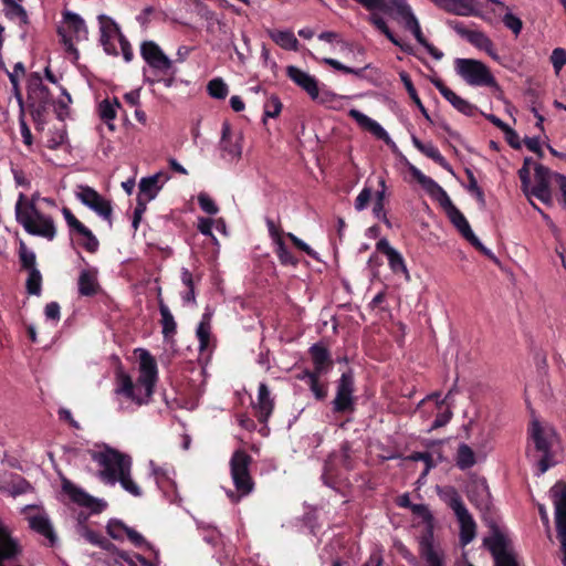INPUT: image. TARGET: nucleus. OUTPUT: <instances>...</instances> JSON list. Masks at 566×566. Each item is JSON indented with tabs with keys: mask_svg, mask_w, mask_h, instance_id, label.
<instances>
[{
	"mask_svg": "<svg viewBox=\"0 0 566 566\" xmlns=\"http://www.w3.org/2000/svg\"><path fill=\"white\" fill-rule=\"evenodd\" d=\"M77 234L82 238L81 244L88 252H95L97 250L98 240L87 227H84V231H80Z\"/></svg>",
	"mask_w": 566,
	"mask_h": 566,
	"instance_id": "nucleus-58",
	"label": "nucleus"
},
{
	"mask_svg": "<svg viewBox=\"0 0 566 566\" xmlns=\"http://www.w3.org/2000/svg\"><path fill=\"white\" fill-rule=\"evenodd\" d=\"M549 493L555 509L557 536L564 553L563 564L566 566V484L557 482Z\"/></svg>",
	"mask_w": 566,
	"mask_h": 566,
	"instance_id": "nucleus-10",
	"label": "nucleus"
},
{
	"mask_svg": "<svg viewBox=\"0 0 566 566\" xmlns=\"http://www.w3.org/2000/svg\"><path fill=\"white\" fill-rule=\"evenodd\" d=\"M269 35L284 50L296 51L298 49V41L290 30H271L269 31Z\"/></svg>",
	"mask_w": 566,
	"mask_h": 566,
	"instance_id": "nucleus-45",
	"label": "nucleus"
},
{
	"mask_svg": "<svg viewBox=\"0 0 566 566\" xmlns=\"http://www.w3.org/2000/svg\"><path fill=\"white\" fill-rule=\"evenodd\" d=\"M440 94L460 113L467 116L475 115L478 108L467 99L457 95L452 90L447 87L440 80L433 82Z\"/></svg>",
	"mask_w": 566,
	"mask_h": 566,
	"instance_id": "nucleus-29",
	"label": "nucleus"
},
{
	"mask_svg": "<svg viewBox=\"0 0 566 566\" xmlns=\"http://www.w3.org/2000/svg\"><path fill=\"white\" fill-rule=\"evenodd\" d=\"M19 255L23 268L28 269L29 271L36 269L35 254L33 251L29 250L23 242L20 244Z\"/></svg>",
	"mask_w": 566,
	"mask_h": 566,
	"instance_id": "nucleus-60",
	"label": "nucleus"
},
{
	"mask_svg": "<svg viewBox=\"0 0 566 566\" xmlns=\"http://www.w3.org/2000/svg\"><path fill=\"white\" fill-rule=\"evenodd\" d=\"M157 376V364L154 357L142 349L137 379L134 380L125 373L117 374L114 396L118 411L133 412L138 407L147 405L154 394Z\"/></svg>",
	"mask_w": 566,
	"mask_h": 566,
	"instance_id": "nucleus-1",
	"label": "nucleus"
},
{
	"mask_svg": "<svg viewBox=\"0 0 566 566\" xmlns=\"http://www.w3.org/2000/svg\"><path fill=\"white\" fill-rule=\"evenodd\" d=\"M468 42L478 50L484 51L490 57L499 62L503 66H507L497 54L494 43L492 40L482 31L473 30L472 33H468Z\"/></svg>",
	"mask_w": 566,
	"mask_h": 566,
	"instance_id": "nucleus-32",
	"label": "nucleus"
},
{
	"mask_svg": "<svg viewBox=\"0 0 566 566\" xmlns=\"http://www.w3.org/2000/svg\"><path fill=\"white\" fill-rule=\"evenodd\" d=\"M411 142L413 146L421 151L427 157L431 158L436 163H438L441 167L444 169L452 171L450 165L444 159V157L441 155L439 149L432 144V143H422L418 137L415 135L411 137Z\"/></svg>",
	"mask_w": 566,
	"mask_h": 566,
	"instance_id": "nucleus-39",
	"label": "nucleus"
},
{
	"mask_svg": "<svg viewBox=\"0 0 566 566\" xmlns=\"http://www.w3.org/2000/svg\"><path fill=\"white\" fill-rule=\"evenodd\" d=\"M41 282L42 276L38 269H32L29 271V276L27 280V289L30 294L39 295L41 293Z\"/></svg>",
	"mask_w": 566,
	"mask_h": 566,
	"instance_id": "nucleus-55",
	"label": "nucleus"
},
{
	"mask_svg": "<svg viewBox=\"0 0 566 566\" xmlns=\"http://www.w3.org/2000/svg\"><path fill=\"white\" fill-rule=\"evenodd\" d=\"M197 338L199 340V350L206 352L210 347L211 342V314L206 312L196 331Z\"/></svg>",
	"mask_w": 566,
	"mask_h": 566,
	"instance_id": "nucleus-44",
	"label": "nucleus"
},
{
	"mask_svg": "<svg viewBox=\"0 0 566 566\" xmlns=\"http://www.w3.org/2000/svg\"><path fill=\"white\" fill-rule=\"evenodd\" d=\"M400 76V80L401 82L403 83L410 98L415 102V104L417 105V107L419 108V111L422 113V115L427 118V119H430L429 117V114L426 109V107L423 106L421 99L419 98L418 94H417V91L410 80V76L406 73V72H401L399 74Z\"/></svg>",
	"mask_w": 566,
	"mask_h": 566,
	"instance_id": "nucleus-51",
	"label": "nucleus"
},
{
	"mask_svg": "<svg viewBox=\"0 0 566 566\" xmlns=\"http://www.w3.org/2000/svg\"><path fill=\"white\" fill-rule=\"evenodd\" d=\"M317 95L314 101L332 109H343L348 101L347 96L336 94L325 86H322Z\"/></svg>",
	"mask_w": 566,
	"mask_h": 566,
	"instance_id": "nucleus-42",
	"label": "nucleus"
},
{
	"mask_svg": "<svg viewBox=\"0 0 566 566\" xmlns=\"http://www.w3.org/2000/svg\"><path fill=\"white\" fill-rule=\"evenodd\" d=\"M66 139V132L63 128L54 129L50 133L46 140V146L51 149H57Z\"/></svg>",
	"mask_w": 566,
	"mask_h": 566,
	"instance_id": "nucleus-62",
	"label": "nucleus"
},
{
	"mask_svg": "<svg viewBox=\"0 0 566 566\" xmlns=\"http://www.w3.org/2000/svg\"><path fill=\"white\" fill-rule=\"evenodd\" d=\"M150 475L154 478L157 488L163 492L171 503H179L176 482L174 480L175 471L168 465H158L155 461L148 462Z\"/></svg>",
	"mask_w": 566,
	"mask_h": 566,
	"instance_id": "nucleus-15",
	"label": "nucleus"
},
{
	"mask_svg": "<svg viewBox=\"0 0 566 566\" xmlns=\"http://www.w3.org/2000/svg\"><path fill=\"white\" fill-rule=\"evenodd\" d=\"M469 499L479 509H486L489 505L490 493L485 480H478L473 482L468 491Z\"/></svg>",
	"mask_w": 566,
	"mask_h": 566,
	"instance_id": "nucleus-41",
	"label": "nucleus"
},
{
	"mask_svg": "<svg viewBox=\"0 0 566 566\" xmlns=\"http://www.w3.org/2000/svg\"><path fill=\"white\" fill-rule=\"evenodd\" d=\"M169 179V175L164 171H158L154 175L143 177L138 184L137 199L150 202L157 197Z\"/></svg>",
	"mask_w": 566,
	"mask_h": 566,
	"instance_id": "nucleus-24",
	"label": "nucleus"
},
{
	"mask_svg": "<svg viewBox=\"0 0 566 566\" xmlns=\"http://www.w3.org/2000/svg\"><path fill=\"white\" fill-rule=\"evenodd\" d=\"M411 174L417 179V181L421 185V187L432 197L440 201L442 205L446 201H449L450 197L444 191V189L439 186L432 178L426 176L421 170L416 167H411Z\"/></svg>",
	"mask_w": 566,
	"mask_h": 566,
	"instance_id": "nucleus-33",
	"label": "nucleus"
},
{
	"mask_svg": "<svg viewBox=\"0 0 566 566\" xmlns=\"http://www.w3.org/2000/svg\"><path fill=\"white\" fill-rule=\"evenodd\" d=\"M451 223L458 229V231L467 239L474 248L480 250L484 255L494 258L492 251L483 245L480 239L472 231L464 214L452 203L451 199L441 205Z\"/></svg>",
	"mask_w": 566,
	"mask_h": 566,
	"instance_id": "nucleus-11",
	"label": "nucleus"
},
{
	"mask_svg": "<svg viewBox=\"0 0 566 566\" xmlns=\"http://www.w3.org/2000/svg\"><path fill=\"white\" fill-rule=\"evenodd\" d=\"M59 35L61 36L62 43L65 50L72 55L74 60L78 59V51L75 48L76 42L86 41L88 31L85 21L72 11H65L63 13V20L59 27Z\"/></svg>",
	"mask_w": 566,
	"mask_h": 566,
	"instance_id": "nucleus-7",
	"label": "nucleus"
},
{
	"mask_svg": "<svg viewBox=\"0 0 566 566\" xmlns=\"http://www.w3.org/2000/svg\"><path fill=\"white\" fill-rule=\"evenodd\" d=\"M354 379L352 374L344 373L337 385L336 397L333 400V409L336 412H346L354 409Z\"/></svg>",
	"mask_w": 566,
	"mask_h": 566,
	"instance_id": "nucleus-23",
	"label": "nucleus"
},
{
	"mask_svg": "<svg viewBox=\"0 0 566 566\" xmlns=\"http://www.w3.org/2000/svg\"><path fill=\"white\" fill-rule=\"evenodd\" d=\"M77 532L80 536H82L85 541L93 545L106 547L109 544L108 541L104 538L101 534L87 528L83 524L78 525Z\"/></svg>",
	"mask_w": 566,
	"mask_h": 566,
	"instance_id": "nucleus-54",
	"label": "nucleus"
},
{
	"mask_svg": "<svg viewBox=\"0 0 566 566\" xmlns=\"http://www.w3.org/2000/svg\"><path fill=\"white\" fill-rule=\"evenodd\" d=\"M74 195L82 205L112 224L113 207L108 199L87 185H77Z\"/></svg>",
	"mask_w": 566,
	"mask_h": 566,
	"instance_id": "nucleus-8",
	"label": "nucleus"
},
{
	"mask_svg": "<svg viewBox=\"0 0 566 566\" xmlns=\"http://www.w3.org/2000/svg\"><path fill=\"white\" fill-rule=\"evenodd\" d=\"M349 116L355 119L361 128L370 132L378 139H381L387 144L391 142L388 133L382 128V126L360 111L353 108L349 111Z\"/></svg>",
	"mask_w": 566,
	"mask_h": 566,
	"instance_id": "nucleus-31",
	"label": "nucleus"
},
{
	"mask_svg": "<svg viewBox=\"0 0 566 566\" xmlns=\"http://www.w3.org/2000/svg\"><path fill=\"white\" fill-rule=\"evenodd\" d=\"M530 438L538 452L547 453L556 440V432L551 424L534 418L530 427Z\"/></svg>",
	"mask_w": 566,
	"mask_h": 566,
	"instance_id": "nucleus-22",
	"label": "nucleus"
},
{
	"mask_svg": "<svg viewBox=\"0 0 566 566\" xmlns=\"http://www.w3.org/2000/svg\"><path fill=\"white\" fill-rule=\"evenodd\" d=\"M419 556L423 566H447L446 552L436 542L431 526L419 537Z\"/></svg>",
	"mask_w": 566,
	"mask_h": 566,
	"instance_id": "nucleus-13",
	"label": "nucleus"
},
{
	"mask_svg": "<svg viewBox=\"0 0 566 566\" xmlns=\"http://www.w3.org/2000/svg\"><path fill=\"white\" fill-rule=\"evenodd\" d=\"M62 490L73 503L87 509L92 513H99L106 507L105 501L91 496L69 480L63 481Z\"/></svg>",
	"mask_w": 566,
	"mask_h": 566,
	"instance_id": "nucleus-19",
	"label": "nucleus"
},
{
	"mask_svg": "<svg viewBox=\"0 0 566 566\" xmlns=\"http://www.w3.org/2000/svg\"><path fill=\"white\" fill-rule=\"evenodd\" d=\"M535 185L530 187V198L535 197L545 205H551L553 201L551 184L555 181V175L547 167L543 165H536L535 168Z\"/></svg>",
	"mask_w": 566,
	"mask_h": 566,
	"instance_id": "nucleus-17",
	"label": "nucleus"
},
{
	"mask_svg": "<svg viewBox=\"0 0 566 566\" xmlns=\"http://www.w3.org/2000/svg\"><path fill=\"white\" fill-rule=\"evenodd\" d=\"M201 210L208 214L214 216L219 212V208L214 200L206 192H200L197 197Z\"/></svg>",
	"mask_w": 566,
	"mask_h": 566,
	"instance_id": "nucleus-56",
	"label": "nucleus"
},
{
	"mask_svg": "<svg viewBox=\"0 0 566 566\" xmlns=\"http://www.w3.org/2000/svg\"><path fill=\"white\" fill-rule=\"evenodd\" d=\"M91 459L99 467L98 476L108 485L119 483L133 496H142L139 485L132 478V458L108 446L91 452Z\"/></svg>",
	"mask_w": 566,
	"mask_h": 566,
	"instance_id": "nucleus-2",
	"label": "nucleus"
},
{
	"mask_svg": "<svg viewBox=\"0 0 566 566\" xmlns=\"http://www.w3.org/2000/svg\"><path fill=\"white\" fill-rule=\"evenodd\" d=\"M551 62L556 75H558L562 69L566 65V50L563 48H556L551 54Z\"/></svg>",
	"mask_w": 566,
	"mask_h": 566,
	"instance_id": "nucleus-57",
	"label": "nucleus"
},
{
	"mask_svg": "<svg viewBox=\"0 0 566 566\" xmlns=\"http://www.w3.org/2000/svg\"><path fill=\"white\" fill-rule=\"evenodd\" d=\"M286 74L291 81L302 87L313 101L318 97L317 94L319 93L322 86H319L317 80L313 75L292 65L287 66Z\"/></svg>",
	"mask_w": 566,
	"mask_h": 566,
	"instance_id": "nucleus-27",
	"label": "nucleus"
},
{
	"mask_svg": "<svg viewBox=\"0 0 566 566\" xmlns=\"http://www.w3.org/2000/svg\"><path fill=\"white\" fill-rule=\"evenodd\" d=\"M460 524V543L462 546L473 541L476 534V524L468 509L454 514Z\"/></svg>",
	"mask_w": 566,
	"mask_h": 566,
	"instance_id": "nucleus-34",
	"label": "nucleus"
},
{
	"mask_svg": "<svg viewBox=\"0 0 566 566\" xmlns=\"http://www.w3.org/2000/svg\"><path fill=\"white\" fill-rule=\"evenodd\" d=\"M504 25L510 29L515 35H518L523 28L522 20L511 12H507L503 17Z\"/></svg>",
	"mask_w": 566,
	"mask_h": 566,
	"instance_id": "nucleus-63",
	"label": "nucleus"
},
{
	"mask_svg": "<svg viewBox=\"0 0 566 566\" xmlns=\"http://www.w3.org/2000/svg\"><path fill=\"white\" fill-rule=\"evenodd\" d=\"M377 10L385 12L406 30L411 32L417 42L422 45L433 59L441 60L443 57V53L426 40L420 23L411 7L407 3V0H382Z\"/></svg>",
	"mask_w": 566,
	"mask_h": 566,
	"instance_id": "nucleus-3",
	"label": "nucleus"
},
{
	"mask_svg": "<svg viewBox=\"0 0 566 566\" xmlns=\"http://www.w3.org/2000/svg\"><path fill=\"white\" fill-rule=\"evenodd\" d=\"M207 90L211 97L218 99L226 98L229 93V87L227 83L220 77H216L209 81Z\"/></svg>",
	"mask_w": 566,
	"mask_h": 566,
	"instance_id": "nucleus-52",
	"label": "nucleus"
},
{
	"mask_svg": "<svg viewBox=\"0 0 566 566\" xmlns=\"http://www.w3.org/2000/svg\"><path fill=\"white\" fill-rule=\"evenodd\" d=\"M3 3L4 15L20 25L29 23V17L25 9L22 7V0H1Z\"/></svg>",
	"mask_w": 566,
	"mask_h": 566,
	"instance_id": "nucleus-37",
	"label": "nucleus"
},
{
	"mask_svg": "<svg viewBox=\"0 0 566 566\" xmlns=\"http://www.w3.org/2000/svg\"><path fill=\"white\" fill-rule=\"evenodd\" d=\"M120 107L119 102L114 99H103L97 107L98 115L102 120H104L109 130H115V124L113 123L117 116V109Z\"/></svg>",
	"mask_w": 566,
	"mask_h": 566,
	"instance_id": "nucleus-40",
	"label": "nucleus"
},
{
	"mask_svg": "<svg viewBox=\"0 0 566 566\" xmlns=\"http://www.w3.org/2000/svg\"><path fill=\"white\" fill-rule=\"evenodd\" d=\"M377 250L387 256L388 265L394 274H400L406 281H410V274L407 269L402 254L390 245L388 240L380 239L377 244Z\"/></svg>",
	"mask_w": 566,
	"mask_h": 566,
	"instance_id": "nucleus-26",
	"label": "nucleus"
},
{
	"mask_svg": "<svg viewBox=\"0 0 566 566\" xmlns=\"http://www.w3.org/2000/svg\"><path fill=\"white\" fill-rule=\"evenodd\" d=\"M108 535L116 541L128 539L133 545L138 548L147 549L154 553L155 558H158L159 552L149 544L144 536L136 530L127 526L124 522L117 518H113L107 524Z\"/></svg>",
	"mask_w": 566,
	"mask_h": 566,
	"instance_id": "nucleus-14",
	"label": "nucleus"
},
{
	"mask_svg": "<svg viewBox=\"0 0 566 566\" xmlns=\"http://www.w3.org/2000/svg\"><path fill=\"white\" fill-rule=\"evenodd\" d=\"M485 544L494 555L495 566H517L515 557L506 549L501 535L492 536L485 541Z\"/></svg>",
	"mask_w": 566,
	"mask_h": 566,
	"instance_id": "nucleus-28",
	"label": "nucleus"
},
{
	"mask_svg": "<svg viewBox=\"0 0 566 566\" xmlns=\"http://www.w3.org/2000/svg\"><path fill=\"white\" fill-rule=\"evenodd\" d=\"M455 462L459 469L467 470L476 463V455L471 447L461 443L457 451Z\"/></svg>",
	"mask_w": 566,
	"mask_h": 566,
	"instance_id": "nucleus-47",
	"label": "nucleus"
},
{
	"mask_svg": "<svg viewBox=\"0 0 566 566\" xmlns=\"http://www.w3.org/2000/svg\"><path fill=\"white\" fill-rule=\"evenodd\" d=\"M438 7L447 12L460 15L471 17L478 14L476 0H432Z\"/></svg>",
	"mask_w": 566,
	"mask_h": 566,
	"instance_id": "nucleus-30",
	"label": "nucleus"
},
{
	"mask_svg": "<svg viewBox=\"0 0 566 566\" xmlns=\"http://www.w3.org/2000/svg\"><path fill=\"white\" fill-rule=\"evenodd\" d=\"M457 74L470 86L497 87V82L486 64L474 59L454 60Z\"/></svg>",
	"mask_w": 566,
	"mask_h": 566,
	"instance_id": "nucleus-6",
	"label": "nucleus"
},
{
	"mask_svg": "<svg viewBox=\"0 0 566 566\" xmlns=\"http://www.w3.org/2000/svg\"><path fill=\"white\" fill-rule=\"evenodd\" d=\"M276 255L282 264L296 265L297 259L290 252L282 239L275 234Z\"/></svg>",
	"mask_w": 566,
	"mask_h": 566,
	"instance_id": "nucleus-53",
	"label": "nucleus"
},
{
	"mask_svg": "<svg viewBox=\"0 0 566 566\" xmlns=\"http://www.w3.org/2000/svg\"><path fill=\"white\" fill-rule=\"evenodd\" d=\"M31 490V485L21 475L0 467V491L13 497L24 494Z\"/></svg>",
	"mask_w": 566,
	"mask_h": 566,
	"instance_id": "nucleus-25",
	"label": "nucleus"
},
{
	"mask_svg": "<svg viewBox=\"0 0 566 566\" xmlns=\"http://www.w3.org/2000/svg\"><path fill=\"white\" fill-rule=\"evenodd\" d=\"M250 462V455L242 450L235 451L231 458V478L235 492L229 490L227 495L233 503L239 502L241 497L247 496L253 490V482L249 472Z\"/></svg>",
	"mask_w": 566,
	"mask_h": 566,
	"instance_id": "nucleus-5",
	"label": "nucleus"
},
{
	"mask_svg": "<svg viewBox=\"0 0 566 566\" xmlns=\"http://www.w3.org/2000/svg\"><path fill=\"white\" fill-rule=\"evenodd\" d=\"M336 46L338 48V52L344 56L352 57L356 61H361L365 56V49L360 45L349 43L342 39L336 41Z\"/></svg>",
	"mask_w": 566,
	"mask_h": 566,
	"instance_id": "nucleus-49",
	"label": "nucleus"
},
{
	"mask_svg": "<svg viewBox=\"0 0 566 566\" xmlns=\"http://www.w3.org/2000/svg\"><path fill=\"white\" fill-rule=\"evenodd\" d=\"M140 54L154 75H175L174 62L153 41H146L140 46Z\"/></svg>",
	"mask_w": 566,
	"mask_h": 566,
	"instance_id": "nucleus-9",
	"label": "nucleus"
},
{
	"mask_svg": "<svg viewBox=\"0 0 566 566\" xmlns=\"http://www.w3.org/2000/svg\"><path fill=\"white\" fill-rule=\"evenodd\" d=\"M452 395H453V389L449 390V392L446 395V397L443 399H440V394L434 392L432 395L427 396L419 402L418 409L424 407L426 405H428L430 402H434L438 413L436 416L434 421L431 424V429H437V428L443 427L451 420L452 411H451L450 399H451Z\"/></svg>",
	"mask_w": 566,
	"mask_h": 566,
	"instance_id": "nucleus-21",
	"label": "nucleus"
},
{
	"mask_svg": "<svg viewBox=\"0 0 566 566\" xmlns=\"http://www.w3.org/2000/svg\"><path fill=\"white\" fill-rule=\"evenodd\" d=\"M15 218L24 230L32 235L42 237L49 241H52L56 235L53 219L35 207V198H31V201L27 202L25 197L20 195L15 203Z\"/></svg>",
	"mask_w": 566,
	"mask_h": 566,
	"instance_id": "nucleus-4",
	"label": "nucleus"
},
{
	"mask_svg": "<svg viewBox=\"0 0 566 566\" xmlns=\"http://www.w3.org/2000/svg\"><path fill=\"white\" fill-rule=\"evenodd\" d=\"M371 197H373V189L368 186H365L355 199V202H354L355 209L359 212L365 210L369 206Z\"/></svg>",
	"mask_w": 566,
	"mask_h": 566,
	"instance_id": "nucleus-59",
	"label": "nucleus"
},
{
	"mask_svg": "<svg viewBox=\"0 0 566 566\" xmlns=\"http://www.w3.org/2000/svg\"><path fill=\"white\" fill-rule=\"evenodd\" d=\"M78 292L84 296H92L97 293V271L95 269H86L81 271L78 276Z\"/></svg>",
	"mask_w": 566,
	"mask_h": 566,
	"instance_id": "nucleus-38",
	"label": "nucleus"
},
{
	"mask_svg": "<svg viewBox=\"0 0 566 566\" xmlns=\"http://www.w3.org/2000/svg\"><path fill=\"white\" fill-rule=\"evenodd\" d=\"M437 493L440 496V499L446 504H448V506L453 511L454 514L467 509L460 494L453 486H438Z\"/></svg>",
	"mask_w": 566,
	"mask_h": 566,
	"instance_id": "nucleus-43",
	"label": "nucleus"
},
{
	"mask_svg": "<svg viewBox=\"0 0 566 566\" xmlns=\"http://www.w3.org/2000/svg\"><path fill=\"white\" fill-rule=\"evenodd\" d=\"M273 399L265 384H260L258 391V400L254 403L256 415L260 421L266 422L273 410Z\"/></svg>",
	"mask_w": 566,
	"mask_h": 566,
	"instance_id": "nucleus-35",
	"label": "nucleus"
},
{
	"mask_svg": "<svg viewBox=\"0 0 566 566\" xmlns=\"http://www.w3.org/2000/svg\"><path fill=\"white\" fill-rule=\"evenodd\" d=\"M242 132L232 129L228 123H223L220 140L222 157L230 161L238 160L242 155Z\"/></svg>",
	"mask_w": 566,
	"mask_h": 566,
	"instance_id": "nucleus-20",
	"label": "nucleus"
},
{
	"mask_svg": "<svg viewBox=\"0 0 566 566\" xmlns=\"http://www.w3.org/2000/svg\"><path fill=\"white\" fill-rule=\"evenodd\" d=\"M370 21L371 23L380 31L382 32L386 38L395 45L399 46L402 51L405 52H409L410 51V48L408 44L403 43L402 41H400L391 31L390 29L388 28L387 23L385 22V20L379 17L378 14H373L370 17Z\"/></svg>",
	"mask_w": 566,
	"mask_h": 566,
	"instance_id": "nucleus-48",
	"label": "nucleus"
},
{
	"mask_svg": "<svg viewBox=\"0 0 566 566\" xmlns=\"http://www.w3.org/2000/svg\"><path fill=\"white\" fill-rule=\"evenodd\" d=\"M98 22L101 32L99 41L104 48V51L109 55H117V43L125 36L122 34L115 21L109 17L102 14L98 17Z\"/></svg>",
	"mask_w": 566,
	"mask_h": 566,
	"instance_id": "nucleus-18",
	"label": "nucleus"
},
{
	"mask_svg": "<svg viewBox=\"0 0 566 566\" xmlns=\"http://www.w3.org/2000/svg\"><path fill=\"white\" fill-rule=\"evenodd\" d=\"M159 312L161 316L160 324L163 327L164 337H171L176 333L177 324L169 307L161 300L159 301Z\"/></svg>",
	"mask_w": 566,
	"mask_h": 566,
	"instance_id": "nucleus-46",
	"label": "nucleus"
},
{
	"mask_svg": "<svg viewBox=\"0 0 566 566\" xmlns=\"http://www.w3.org/2000/svg\"><path fill=\"white\" fill-rule=\"evenodd\" d=\"M62 213L66 224L69 226L72 232H75L77 234L80 231H84L85 226L75 218V216L71 212L70 209L64 207L62 209Z\"/></svg>",
	"mask_w": 566,
	"mask_h": 566,
	"instance_id": "nucleus-64",
	"label": "nucleus"
},
{
	"mask_svg": "<svg viewBox=\"0 0 566 566\" xmlns=\"http://www.w3.org/2000/svg\"><path fill=\"white\" fill-rule=\"evenodd\" d=\"M314 369L321 375L327 374L332 369V360L328 350L318 344L313 345L310 348Z\"/></svg>",
	"mask_w": 566,
	"mask_h": 566,
	"instance_id": "nucleus-36",
	"label": "nucleus"
},
{
	"mask_svg": "<svg viewBox=\"0 0 566 566\" xmlns=\"http://www.w3.org/2000/svg\"><path fill=\"white\" fill-rule=\"evenodd\" d=\"M22 513L25 515L29 527L43 538V543L48 546H54L57 536L48 515L35 506H24Z\"/></svg>",
	"mask_w": 566,
	"mask_h": 566,
	"instance_id": "nucleus-12",
	"label": "nucleus"
},
{
	"mask_svg": "<svg viewBox=\"0 0 566 566\" xmlns=\"http://www.w3.org/2000/svg\"><path fill=\"white\" fill-rule=\"evenodd\" d=\"M321 62L333 67L336 71H340L346 74H353L359 78H363L365 76L364 75L365 71L370 67V64H366L365 66L359 67V69L349 67V66L343 64L342 62H339L338 60L332 59V57H323L321 60Z\"/></svg>",
	"mask_w": 566,
	"mask_h": 566,
	"instance_id": "nucleus-50",
	"label": "nucleus"
},
{
	"mask_svg": "<svg viewBox=\"0 0 566 566\" xmlns=\"http://www.w3.org/2000/svg\"><path fill=\"white\" fill-rule=\"evenodd\" d=\"M282 111V103L277 96H271L264 104V116L276 117Z\"/></svg>",
	"mask_w": 566,
	"mask_h": 566,
	"instance_id": "nucleus-61",
	"label": "nucleus"
},
{
	"mask_svg": "<svg viewBox=\"0 0 566 566\" xmlns=\"http://www.w3.org/2000/svg\"><path fill=\"white\" fill-rule=\"evenodd\" d=\"M150 475L154 478L157 488L163 492L171 503H179L176 482L174 480L175 471L168 465H158L155 461L148 462Z\"/></svg>",
	"mask_w": 566,
	"mask_h": 566,
	"instance_id": "nucleus-16",
	"label": "nucleus"
}]
</instances>
